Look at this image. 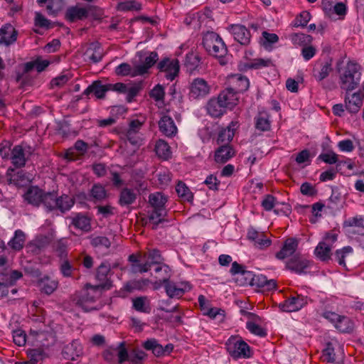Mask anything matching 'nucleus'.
Wrapping results in <instances>:
<instances>
[{
	"label": "nucleus",
	"mask_w": 364,
	"mask_h": 364,
	"mask_svg": "<svg viewBox=\"0 0 364 364\" xmlns=\"http://www.w3.org/2000/svg\"><path fill=\"white\" fill-rule=\"evenodd\" d=\"M202 44L206 52L216 58H218L220 65L227 64L225 56L228 53V48L221 38L215 32L208 31L203 34Z\"/></svg>",
	"instance_id": "1"
},
{
	"label": "nucleus",
	"mask_w": 364,
	"mask_h": 364,
	"mask_svg": "<svg viewBox=\"0 0 364 364\" xmlns=\"http://www.w3.org/2000/svg\"><path fill=\"white\" fill-rule=\"evenodd\" d=\"M102 291L99 287L87 284L82 290L73 295V300L85 311L97 310L100 307L95 303L101 297Z\"/></svg>",
	"instance_id": "2"
},
{
	"label": "nucleus",
	"mask_w": 364,
	"mask_h": 364,
	"mask_svg": "<svg viewBox=\"0 0 364 364\" xmlns=\"http://www.w3.org/2000/svg\"><path fill=\"white\" fill-rule=\"evenodd\" d=\"M74 198L67 194L58 196L57 192L48 191L44 201V209L46 213L63 215L69 211L75 205Z\"/></svg>",
	"instance_id": "3"
},
{
	"label": "nucleus",
	"mask_w": 364,
	"mask_h": 364,
	"mask_svg": "<svg viewBox=\"0 0 364 364\" xmlns=\"http://www.w3.org/2000/svg\"><path fill=\"white\" fill-rule=\"evenodd\" d=\"M166 202V197L160 192H155L149 196V203L153 210L149 212L148 219L153 223V229H156L159 223L167 221L164 219L166 215L165 209Z\"/></svg>",
	"instance_id": "4"
},
{
	"label": "nucleus",
	"mask_w": 364,
	"mask_h": 364,
	"mask_svg": "<svg viewBox=\"0 0 364 364\" xmlns=\"http://www.w3.org/2000/svg\"><path fill=\"white\" fill-rule=\"evenodd\" d=\"M360 65L349 61L340 75L341 88L346 91L355 89L360 83Z\"/></svg>",
	"instance_id": "5"
},
{
	"label": "nucleus",
	"mask_w": 364,
	"mask_h": 364,
	"mask_svg": "<svg viewBox=\"0 0 364 364\" xmlns=\"http://www.w3.org/2000/svg\"><path fill=\"white\" fill-rule=\"evenodd\" d=\"M321 316L331 322L336 329L343 333H350L353 331L354 322L348 316L339 315L336 312L325 310L321 313Z\"/></svg>",
	"instance_id": "6"
},
{
	"label": "nucleus",
	"mask_w": 364,
	"mask_h": 364,
	"mask_svg": "<svg viewBox=\"0 0 364 364\" xmlns=\"http://www.w3.org/2000/svg\"><path fill=\"white\" fill-rule=\"evenodd\" d=\"M229 354L234 358H249L252 352L249 345L240 337L231 336L225 343Z\"/></svg>",
	"instance_id": "7"
},
{
	"label": "nucleus",
	"mask_w": 364,
	"mask_h": 364,
	"mask_svg": "<svg viewBox=\"0 0 364 364\" xmlns=\"http://www.w3.org/2000/svg\"><path fill=\"white\" fill-rule=\"evenodd\" d=\"M210 85L205 79L202 77L194 78L189 85V98L193 100L203 99L210 94Z\"/></svg>",
	"instance_id": "8"
},
{
	"label": "nucleus",
	"mask_w": 364,
	"mask_h": 364,
	"mask_svg": "<svg viewBox=\"0 0 364 364\" xmlns=\"http://www.w3.org/2000/svg\"><path fill=\"white\" fill-rule=\"evenodd\" d=\"M111 267L107 262H103L97 268L95 278L98 284L95 286L102 291L109 290L112 287V282L110 279Z\"/></svg>",
	"instance_id": "9"
},
{
	"label": "nucleus",
	"mask_w": 364,
	"mask_h": 364,
	"mask_svg": "<svg viewBox=\"0 0 364 364\" xmlns=\"http://www.w3.org/2000/svg\"><path fill=\"white\" fill-rule=\"evenodd\" d=\"M309 301H311V299L307 296L296 294L285 299L284 302L279 304V308L283 311H297L306 306Z\"/></svg>",
	"instance_id": "10"
},
{
	"label": "nucleus",
	"mask_w": 364,
	"mask_h": 364,
	"mask_svg": "<svg viewBox=\"0 0 364 364\" xmlns=\"http://www.w3.org/2000/svg\"><path fill=\"white\" fill-rule=\"evenodd\" d=\"M48 196V192L38 188V186H30L24 193V200L29 204L35 207L42 205L44 208V201Z\"/></svg>",
	"instance_id": "11"
},
{
	"label": "nucleus",
	"mask_w": 364,
	"mask_h": 364,
	"mask_svg": "<svg viewBox=\"0 0 364 364\" xmlns=\"http://www.w3.org/2000/svg\"><path fill=\"white\" fill-rule=\"evenodd\" d=\"M157 68L159 71L166 73V77L168 80H173L178 75L179 62L177 59L165 58L158 63Z\"/></svg>",
	"instance_id": "12"
},
{
	"label": "nucleus",
	"mask_w": 364,
	"mask_h": 364,
	"mask_svg": "<svg viewBox=\"0 0 364 364\" xmlns=\"http://www.w3.org/2000/svg\"><path fill=\"white\" fill-rule=\"evenodd\" d=\"M299 240L296 237H287L284 240L281 250L275 255L277 259L284 260L294 255L299 247Z\"/></svg>",
	"instance_id": "13"
},
{
	"label": "nucleus",
	"mask_w": 364,
	"mask_h": 364,
	"mask_svg": "<svg viewBox=\"0 0 364 364\" xmlns=\"http://www.w3.org/2000/svg\"><path fill=\"white\" fill-rule=\"evenodd\" d=\"M30 149V147H28ZM31 154L29 150H26L22 145H16L11 150V160L12 164L17 168L23 167Z\"/></svg>",
	"instance_id": "14"
},
{
	"label": "nucleus",
	"mask_w": 364,
	"mask_h": 364,
	"mask_svg": "<svg viewBox=\"0 0 364 364\" xmlns=\"http://www.w3.org/2000/svg\"><path fill=\"white\" fill-rule=\"evenodd\" d=\"M228 85L229 88L239 94L247 90L250 82L247 77L241 74H234L228 77Z\"/></svg>",
	"instance_id": "15"
},
{
	"label": "nucleus",
	"mask_w": 364,
	"mask_h": 364,
	"mask_svg": "<svg viewBox=\"0 0 364 364\" xmlns=\"http://www.w3.org/2000/svg\"><path fill=\"white\" fill-rule=\"evenodd\" d=\"M162 285H164L166 292L170 298H181L185 292L191 289L188 283L177 284L170 281V279Z\"/></svg>",
	"instance_id": "16"
},
{
	"label": "nucleus",
	"mask_w": 364,
	"mask_h": 364,
	"mask_svg": "<svg viewBox=\"0 0 364 364\" xmlns=\"http://www.w3.org/2000/svg\"><path fill=\"white\" fill-rule=\"evenodd\" d=\"M309 267V262L301 253H296L286 262V267L297 274H301Z\"/></svg>",
	"instance_id": "17"
},
{
	"label": "nucleus",
	"mask_w": 364,
	"mask_h": 364,
	"mask_svg": "<svg viewBox=\"0 0 364 364\" xmlns=\"http://www.w3.org/2000/svg\"><path fill=\"white\" fill-rule=\"evenodd\" d=\"M230 31L234 39L242 46H247L250 43V31L243 25L233 24L230 28Z\"/></svg>",
	"instance_id": "18"
},
{
	"label": "nucleus",
	"mask_w": 364,
	"mask_h": 364,
	"mask_svg": "<svg viewBox=\"0 0 364 364\" xmlns=\"http://www.w3.org/2000/svg\"><path fill=\"white\" fill-rule=\"evenodd\" d=\"M247 238L254 242L256 247L260 250H264L272 244V240L267 238L264 232H258L254 228L248 230Z\"/></svg>",
	"instance_id": "19"
},
{
	"label": "nucleus",
	"mask_w": 364,
	"mask_h": 364,
	"mask_svg": "<svg viewBox=\"0 0 364 364\" xmlns=\"http://www.w3.org/2000/svg\"><path fill=\"white\" fill-rule=\"evenodd\" d=\"M92 8V6L88 8H82L77 6H70L65 11V18L70 22L85 19L87 18L89 11Z\"/></svg>",
	"instance_id": "20"
},
{
	"label": "nucleus",
	"mask_w": 364,
	"mask_h": 364,
	"mask_svg": "<svg viewBox=\"0 0 364 364\" xmlns=\"http://www.w3.org/2000/svg\"><path fill=\"white\" fill-rule=\"evenodd\" d=\"M71 225L75 228L84 232H88L91 230V218L87 214L82 213H75L71 218Z\"/></svg>",
	"instance_id": "21"
},
{
	"label": "nucleus",
	"mask_w": 364,
	"mask_h": 364,
	"mask_svg": "<svg viewBox=\"0 0 364 364\" xmlns=\"http://www.w3.org/2000/svg\"><path fill=\"white\" fill-rule=\"evenodd\" d=\"M159 131L168 137H172L177 133V127L173 119L168 115L164 114L159 121Z\"/></svg>",
	"instance_id": "22"
},
{
	"label": "nucleus",
	"mask_w": 364,
	"mask_h": 364,
	"mask_svg": "<svg viewBox=\"0 0 364 364\" xmlns=\"http://www.w3.org/2000/svg\"><path fill=\"white\" fill-rule=\"evenodd\" d=\"M235 151L230 144H222L215 151L214 159L218 164H225L232 158Z\"/></svg>",
	"instance_id": "23"
},
{
	"label": "nucleus",
	"mask_w": 364,
	"mask_h": 364,
	"mask_svg": "<svg viewBox=\"0 0 364 364\" xmlns=\"http://www.w3.org/2000/svg\"><path fill=\"white\" fill-rule=\"evenodd\" d=\"M158 60V53L155 51L151 52L149 55L145 58L143 63L134 66V71L132 75L139 76L147 73L149 68H151Z\"/></svg>",
	"instance_id": "24"
},
{
	"label": "nucleus",
	"mask_w": 364,
	"mask_h": 364,
	"mask_svg": "<svg viewBox=\"0 0 364 364\" xmlns=\"http://www.w3.org/2000/svg\"><path fill=\"white\" fill-rule=\"evenodd\" d=\"M6 179L9 184H14L16 186H23L25 183L29 181L26 176V173L20 170L15 171L13 168H9L6 171Z\"/></svg>",
	"instance_id": "25"
},
{
	"label": "nucleus",
	"mask_w": 364,
	"mask_h": 364,
	"mask_svg": "<svg viewBox=\"0 0 364 364\" xmlns=\"http://www.w3.org/2000/svg\"><path fill=\"white\" fill-rule=\"evenodd\" d=\"M247 316L248 318L252 320L248 321L246 323V328L249 331L259 337H265L267 335V331L261 326L256 323V322L261 321V318L252 312H247Z\"/></svg>",
	"instance_id": "26"
},
{
	"label": "nucleus",
	"mask_w": 364,
	"mask_h": 364,
	"mask_svg": "<svg viewBox=\"0 0 364 364\" xmlns=\"http://www.w3.org/2000/svg\"><path fill=\"white\" fill-rule=\"evenodd\" d=\"M109 84L104 85L100 80L94 81L85 90L83 95L88 96L92 93L97 99H104L106 92L109 91Z\"/></svg>",
	"instance_id": "27"
},
{
	"label": "nucleus",
	"mask_w": 364,
	"mask_h": 364,
	"mask_svg": "<svg viewBox=\"0 0 364 364\" xmlns=\"http://www.w3.org/2000/svg\"><path fill=\"white\" fill-rule=\"evenodd\" d=\"M218 98L225 107L229 109L234 107L237 104L239 100L238 94L228 87L220 92Z\"/></svg>",
	"instance_id": "28"
},
{
	"label": "nucleus",
	"mask_w": 364,
	"mask_h": 364,
	"mask_svg": "<svg viewBox=\"0 0 364 364\" xmlns=\"http://www.w3.org/2000/svg\"><path fill=\"white\" fill-rule=\"evenodd\" d=\"M137 194L134 189L127 187L123 188L118 196V204L121 207H129L136 202Z\"/></svg>",
	"instance_id": "29"
},
{
	"label": "nucleus",
	"mask_w": 364,
	"mask_h": 364,
	"mask_svg": "<svg viewBox=\"0 0 364 364\" xmlns=\"http://www.w3.org/2000/svg\"><path fill=\"white\" fill-rule=\"evenodd\" d=\"M0 36H1L0 44L9 46L16 41L18 32L11 24L8 23L0 28Z\"/></svg>",
	"instance_id": "30"
},
{
	"label": "nucleus",
	"mask_w": 364,
	"mask_h": 364,
	"mask_svg": "<svg viewBox=\"0 0 364 364\" xmlns=\"http://www.w3.org/2000/svg\"><path fill=\"white\" fill-rule=\"evenodd\" d=\"M85 55L92 63H97L102 60L104 56V51L99 42H92L89 44Z\"/></svg>",
	"instance_id": "31"
},
{
	"label": "nucleus",
	"mask_w": 364,
	"mask_h": 364,
	"mask_svg": "<svg viewBox=\"0 0 364 364\" xmlns=\"http://www.w3.org/2000/svg\"><path fill=\"white\" fill-rule=\"evenodd\" d=\"M237 127V122H231V123L225 129L219 132L217 139L218 144H230L235 135V130Z\"/></svg>",
	"instance_id": "32"
},
{
	"label": "nucleus",
	"mask_w": 364,
	"mask_h": 364,
	"mask_svg": "<svg viewBox=\"0 0 364 364\" xmlns=\"http://www.w3.org/2000/svg\"><path fill=\"white\" fill-rule=\"evenodd\" d=\"M363 95L361 92H355L350 97H345L346 109L350 113H357L363 105Z\"/></svg>",
	"instance_id": "33"
},
{
	"label": "nucleus",
	"mask_w": 364,
	"mask_h": 364,
	"mask_svg": "<svg viewBox=\"0 0 364 364\" xmlns=\"http://www.w3.org/2000/svg\"><path fill=\"white\" fill-rule=\"evenodd\" d=\"M255 127L257 131L264 132L271 129L270 114L265 112H259L254 119Z\"/></svg>",
	"instance_id": "34"
},
{
	"label": "nucleus",
	"mask_w": 364,
	"mask_h": 364,
	"mask_svg": "<svg viewBox=\"0 0 364 364\" xmlns=\"http://www.w3.org/2000/svg\"><path fill=\"white\" fill-rule=\"evenodd\" d=\"M82 348L77 341H74L71 343L65 346L63 350V355L65 359L75 360L76 357L82 354Z\"/></svg>",
	"instance_id": "35"
},
{
	"label": "nucleus",
	"mask_w": 364,
	"mask_h": 364,
	"mask_svg": "<svg viewBox=\"0 0 364 364\" xmlns=\"http://www.w3.org/2000/svg\"><path fill=\"white\" fill-rule=\"evenodd\" d=\"M107 197L108 193L105 188L100 183H95L90 189L89 200L94 203L102 202Z\"/></svg>",
	"instance_id": "36"
},
{
	"label": "nucleus",
	"mask_w": 364,
	"mask_h": 364,
	"mask_svg": "<svg viewBox=\"0 0 364 364\" xmlns=\"http://www.w3.org/2000/svg\"><path fill=\"white\" fill-rule=\"evenodd\" d=\"M225 106L218 98L210 99L206 106L208 113L213 117H220L225 113Z\"/></svg>",
	"instance_id": "37"
},
{
	"label": "nucleus",
	"mask_w": 364,
	"mask_h": 364,
	"mask_svg": "<svg viewBox=\"0 0 364 364\" xmlns=\"http://www.w3.org/2000/svg\"><path fill=\"white\" fill-rule=\"evenodd\" d=\"M252 286H255L262 291H271L277 287L276 282L274 279H267L263 274H255Z\"/></svg>",
	"instance_id": "38"
},
{
	"label": "nucleus",
	"mask_w": 364,
	"mask_h": 364,
	"mask_svg": "<svg viewBox=\"0 0 364 364\" xmlns=\"http://www.w3.org/2000/svg\"><path fill=\"white\" fill-rule=\"evenodd\" d=\"M331 249L330 245L321 241L315 248L314 254L321 261L327 262L331 259Z\"/></svg>",
	"instance_id": "39"
},
{
	"label": "nucleus",
	"mask_w": 364,
	"mask_h": 364,
	"mask_svg": "<svg viewBox=\"0 0 364 364\" xmlns=\"http://www.w3.org/2000/svg\"><path fill=\"white\" fill-rule=\"evenodd\" d=\"M142 255H143L141 254H132L129 256L128 260L131 262L130 268L133 273L147 272V264L141 265L143 260Z\"/></svg>",
	"instance_id": "40"
},
{
	"label": "nucleus",
	"mask_w": 364,
	"mask_h": 364,
	"mask_svg": "<svg viewBox=\"0 0 364 364\" xmlns=\"http://www.w3.org/2000/svg\"><path fill=\"white\" fill-rule=\"evenodd\" d=\"M154 272L156 273V278L159 279L160 284L167 282L171 276V270L170 267L164 263H161L156 266Z\"/></svg>",
	"instance_id": "41"
},
{
	"label": "nucleus",
	"mask_w": 364,
	"mask_h": 364,
	"mask_svg": "<svg viewBox=\"0 0 364 364\" xmlns=\"http://www.w3.org/2000/svg\"><path fill=\"white\" fill-rule=\"evenodd\" d=\"M132 306L139 312L149 314L151 311L150 301L147 296H138L133 299Z\"/></svg>",
	"instance_id": "42"
},
{
	"label": "nucleus",
	"mask_w": 364,
	"mask_h": 364,
	"mask_svg": "<svg viewBox=\"0 0 364 364\" xmlns=\"http://www.w3.org/2000/svg\"><path fill=\"white\" fill-rule=\"evenodd\" d=\"M149 284V280L146 279H141L138 280H132L127 282L123 288L121 289L120 292L125 291L127 292H132L135 290H143Z\"/></svg>",
	"instance_id": "43"
},
{
	"label": "nucleus",
	"mask_w": 364,
	"mask_h": 364,
	"mask_svg": "<svg viewBox=\"0 0 364 364\" xmlns=\"http://www.w3.org/2000/svg\"><path fill=\"white\" fill-rule=\"evenodd\" d=\"M25 240V233L21 230H17L14 232V236L9 242L8 245L12 250L19 251L23 247Z\"/></svg>",
	"instance_id": "44"
},
{
	"label": "nucleus",
	"mask_w": 364,
	"mask_h": 364,
	"mask_svg": "<svg viewBox=\"0 0 364 364\" xmlns=\"http://www.w3.org/2000/svg\"><path fill=\"white\" fill-rule=\"evenodd\" d=\"M58 282L48 277L41 279L39 282L41 291L48 295L51 294L58 287Z\"/></svg>",
	"instance_id": "45"
},
{
	"label": "nucleus",
	"mask_w": 364,
	"mask_h": 364,
	"mask_svg": "<svg viewBox=\"0 0 364 364\" xmlns=\"http://www.w3.org/2000/svg\"><path fill=\"white\" fill-rule=\"evenodd\" d=\"M26 353L31 364H36L46 358V353L41 348L28 349Z\"/></svg>",
	"instance_id": "46"
},
{
	"label": "nucleus",
	"mask_w": 364,
	"mask_h": 364,
	"mask_svg": "<svg viewBox=\"0 0 364 364\" xmlns=\"http://www.w3.org/2000/svg\"><path fill=\"white\" fill-rule=\"evenodd\" d=\"M289 38L292 43L295 46H306L310 44L313 40L312 36L304 33H291L289 36Z\"/></svg>",
	"instance_id": "47"
},
{
	"label": "nucleus",
	"mask_w": 364,
	"mask_h": 364,
	"mask_svg": "<svg viewBox=\"0 0 364 364\" xmlns=\"http://www.w3.org/2000/svg\"><path fill=\"white\" fill-rule=\"evenodd\" d=\"M176 191L179 198L183 201H191L193 195L186 185L182 181H179L176 186Z\"/></svg>",
	"instance_id": "48"
},
{
	"label": "nucleus",
	"mask_w": 364,
	"mask_h": 364,
	"mask_svg": "<svg viewBox=\"0 0 364 364\" xmlns=\"http://www.w3.org/2000/svg\"><path fill=\"white\" fill-rule=\"evenodd\" d=\"M331 71V64L326 62L325 63L321 64L320 70H318L316 68L314 69V77L316 80L321 81L327 77Z\"/></svg>",
	"instance_id": "49"
},
{
	"label": "nucleus",
	"mask_w": 364,
	"mask_h": 364,
	"mask_svg": "<svg viewBox=\"0 0 364 364\" xmlns=\"http://www.w3.org/2000/svg\"><path fill=\"white\" fill-rule=\"evenodd\" d=\"M353 252V248L350 246L344 247L341 250H337L334 254L335 260L339 264V265L346 267V259L351 255Z\"/></svg>",
	"instance_id": "50"
},
{
	"label": "nucleus",
	"mask_w": 364,
	"mask_h": 364,
	"mask_svg": "<svg viewBox=\"0 0 364 364\" xmlns=\"http://www.w3.org/2000/svg\"><path fill=\"white\" fill-rule=\"evenodd\" d=\"M156 154L161 158L168 159L171 155L170 146L166 141L159 139L155 146Z\"/></svg>",
	"instance_id": "51"
},
{
	"label": "nucleus",
	"mask_w": 364,
	"mask_h": 364,
	"mask_svg": "<svg viewBox=\"0 0 364 364\" xmlns=\"http://www.w3.org/2000/svg\"><path fill=\"white\" fill-rule=\"evenodd\" d=\"M117 9L120 11H139L141 4L136 0L125 1L117 4Z\"/></svg>",
	"instance_id": "52"
},
{
	"label": "nucleus",
	"mask_w": 364,
	"mask_h": 364,
	"mask_svg": "<svg viewBox=\"0 0 364 364\" xmlns=\"http://www.w3.org/2000/svg\"><path fill=\"white\" fill-rule=\"evenodd\" d=\"M346 223L348 226L360 228L359 233L364 235V216L356 215L349 218Z\"/></svg>",
	"instance_id": "53"
},
{
	"label": "nucleus",
	"mask_w": 364,
	"mask_h": 364,
	"mask_svg": "<svg viewBox=\"0 0 364 364\" xmlns=\"http://www.w3.org/2000/svg\"><path fill=\"white\" fill-rule=\"evenodd\" d=\"M318 159L327 164H335L338 162V155L333 151L330 150L326 153H321L318 156Z\"/></svg>",
	"instance_id": "54"
},
{
	"label": "nucleus",
	"mask_w": 364,
	"mask_h": 364,
	"mask_svg": "<svg viewBox=\"0 0 364 364\" xmlns=\"http://www.w3.org/2000/svg\"><path fill=\"white\" fill-rule=\"evenodd\" d=\"M274 64L271 59H263V58H257L255 59L252 62L248 63L247 65V68L250 69H260L264 67H270L273 66Z\"/></svg>",
	"instance_id": "55"
},
{
	"label": "nucleus",
	"mask_w": 364,
	"mask_h": 364,
	"mask_svg": "<svg viewBox=\"0 0 364 364\" xmlns=\"http://www.w3.org/2000/svg\"><path fill=\"white\" fill-rule=\"evenodd\" d=\"M322 358L326 363L336 359L335 349L331 342H328L326 348L322 350Z\"/></svg>",
	"instance_id": "56"
},
{
	"label": "nucleus",
	"mask_w": 364,
	"mask_h": 364,
	"mask_svg": "<svg viewBox=\"0 0 364 364\" xmlns=\"http://www.w3.org/2000/svg\"><path fill=\"white\" fill-rule=\"evenodd\" d=\"M311 19V14L307 11H304L296 17L294 21V26L295 27H305Z\"/></svg>",
	"instance_id": "57"
},
{
	"label": "nucleus",
	"mask_w": 364,
	"mask_h": 364,
	"mask_svg": "<svg viewBox=\"0 0 364 364\" xmlns=\"http://www.w3.org/2000/svg\"><path fill=\"white\" fill-rule=\"evenodd\" d=\"M90 244L95 247H105L107 249L111 245L109 238L105 236H96L92 238Z\"/></svg>",
	"instance_id": "58"
},
{
	"label": "nucleus",
	"mask_w": 364,
	"mask_h": 364,
	"mask_svg": "<svg viewBox=\"0 0 364 364\" xmlns=\"http://www.w3.org/2000/svg\"><path fill=\"white\" fill-rule=\"evenodd\" d=\"M14 343L18 346H23L26 343V333L21 329H16L13 331Z\"/></svg>",
	"instance_id": "59"
},
{
	"label": "nucleus",
	"mask_w": 364,
	"mask_h": 364,
	"mask_svg": "<svg viewBox=\"0 0 364 364\" xmlns=\"http://www.w3.org/2000/svg\"><path fill=\"white\" fill-rule=\"evenodd\" d=\"M134 71V67L132 68L128 63H123L119 65L115 70V73L117 75L127 76L130 75L134 77L132 74Z\"/></svg>",
	"instance_id": "60"
},
{
	"label": "nucleus",
	"mask_w": 364,
	"mask_h": 364,
	"mask_svg": "<svg viewBox=\"0 0 364 364\" xmlns=\"http://www.w3.org/2000/svg\"><path fill=\"white\" fill-rule=\"evenodd\" d=\"M146 354L141 350H134L129 354V361L132 364H142V361L144 359Z\"/></svg>",
	"instance_id": "61"
},
{
	"label": "nucleus",
	"mask_w": 364,
	"mask_h": 364,
	"mask_svg": "<svg viewBox=\"0 0 364 364\" xmlns=\"http://www.w3.org/2000/svg\"><path fill=\"white\" fill-rule=\"evenodd\" d=\"M150 97L156 102L163 101L164 99L165 92L163 86L158 84L150 92Z\"/></svg>",
	"instance_id": "62"
},
{
	"label": "nucleus",
	"mask_w": 364,
	"mask_h": 364,
	"mask_svg": "<svg viewBox=\"0 0 364 364\" xmlns=\"http://www.w3.org/2000/svg\"><path fill=\"white\" fill-rule=\"evenodd\" d=\"M204 184H205L210 190L215 191H218L220 181L218 179L216 176L210 174L208 176L204 181Z\"/></svg>",
	"instance_id": "63"
},
{
	"label": "nucleus",
	"mask_w": 364,
	"mask_h": 364,
	"mask_svg": "<svg viewBox=\"0 0 364 364\" xmlns=\"http://www.w3.org/2000/svg\"><path fill=\"white\" fill-rule=\"evenodd\" d=\"M276 198L272 195H265L262 200L261 205L266 211H270L275 205Z\"/></svg>",
	"instance_id": "64"
}]
</instances>
